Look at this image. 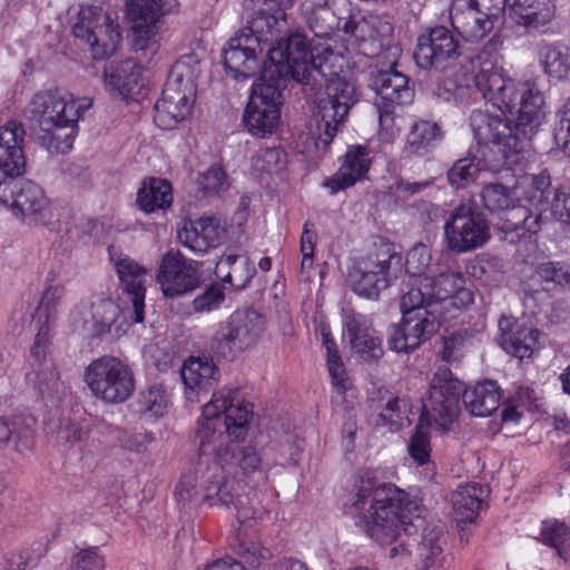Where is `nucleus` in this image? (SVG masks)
<instances>
[{
    "mask_svg": "<svg viewBox=\"0 0 570 570\" xmlns=\"http://www.w3.org/2000/svg\"><path fill=\"white\" fill-rule=\"evenodd\" d=\"M478 39L417 38L413 53L423 70L463 56L466 63L444 82L445 90L462 104L475 101L480 96L501 111V115L472 111L470 126L480 158H460L451 166L446 177L455 189L469 187L482 169L518 163L519 155L546 119L544 98L537 85L503 77L499 67L500 38H490L480 49L471 48Z\"/></svg>",
    "mask_w": 570,
    "mask_h": 570,
    "instance_id": "nucleus-1",
    "label": "nucleus"
},
{
    "mask_svg": "<svg viewBox=\"0 0 570 570\" xmlns=\"http://www.w3.org/2000/svg\"><path fill=\"white\" fill-rule=\"evenodd\" d=\"M355 494L345 513L354 524L379 544H392L400 535V527L406 535L422 529L419 553L425 570H444L445 529L441 521L426 522L420 515L419 504L409 494L393 484L380 483L368 475L360 476Z\"/></svg>",
    "mask_w": 570,
    "mask_h": 570,
    "instance_id": "nucleus-2",
    "label": "nucleus"
},
{
    "mask_svg": "<svg viewBox=\"0 0 570 570\" xmlns=\"http://www.w3.org/2000/svg\"><path fill=\"white\" fill-rule=\"evenodd\" d=\"M252 416L253 404L244 400L242 390L226 387L215 392L212 400L203 406L195 433V444L198 448L196 471L205 479V500L212 504L234 503L239 523L256 519V511L247 495L236 492L235 481L227 479L220 466L218 454H225V446L223 432L217 428L224 425L230 441L245 440Z\"/></svg>",
    "mask_w": 570,
    "mask_h": 570,
    "instance_id": "nucleus-3",
    "label": "nucleus"
},
{
    "mask_svg": "<svg viewBox=\"0 0 570 570\" xmlns=\"http://www.w3.org/2000/svg\"><path fill=\"white\" fill-rule=\"evenodd\" d=\"M276 39L277 45L268 48L266 53L269 66L264 67L259 82L253 85L243 114L246 130L257 138L269 137L276 131L287 82L311 85L315 75L325 77L323 65L333 55L330 49L312 48L309 38Z\"/></svg>",
    "mask_w": 570,
    "mask_h": 570,
    "instance_id": "nucleus-4",
    "label": "nucleus"
},
{
    "mask_svg": "<svg viewBox=\"0 0 570 570\" xmlns=\"http://www.w3.org/2000/svg\"><path fill=\"white\" fill-rule=\"evenodd\" d=\"M22 122L11 120L0 127V202L29 226L57 230L59 219L42 188L28 179L16 180L26 168Z\"/></svg>",
    "mask_w": 570,
    "mask_h": 570,
    "instance_id": "nucleus-5",
    "label": "nucleus"
},
{
    "mask_svg": "<svg viewBox=\"0 0 570 570\" xmlns=\"http://www.w3.org/2000/svg\"><path fill=\"white\" fill-rule=\"evenodd\" d=\"M90 105L87 99L79 102L58 90L36 94L29 104V112L39 124L37 141L40 146L50 154L69 153L78 134V120Z\"/></svg>",
    "mask_w": 570,
    "mask_h": 570,
    "instance_id": "nucleus-6",
    "label": "nucleus"
},
{
    "mask_svg": "<svg viewBox=\"0 0 570 570\" xmlns=\"http://www.w3.org/2000/svg\"><path fill=\"white\" fill-rule=\"evenodd\" d=\"M424 301L420 289H409L401 298L402 318L387 332V346L396 353H412L438 333L441 325L455 315H445Z\"/></svg>",
    "mask_w": 570,
    "mask_h": 570,
    "instance_id": "nucleus-7",
    "label": "nucleus"
},
{
    "mask_svg": "<svg viewBox=\"0 0 570 570\" xmlns=\"http://www.w3.org/2000/svg\"><path fill=\"white\" fill-rule=\"evenodd\" d=\"M266 328V318L254 308H238L219 322L209 341L219 358L234 361L254 347Z\"/></svg>",
    "mask_w": 570,
    "mask_h": 570,
    "instance_id": "nucleus-8",
    "label": "nucleus"
},
{
    "mask_svg": "<svg viewBox=\"0 0 570 570\" xmlns=\"http://www.w3.org/2000/svg\"><path fill=\"white\" fill-rule=\"evenodd\" d=\"M524 200L534 208L533 214L529 209H519L518 214L523 217L524 226L521 229H528L531 236L539 233L548 220V212L562 224L570 226V190L561 186L553 187L547 169L532 175Z\"/></svg>",
    "mask_w": 570,
    "mask_h": 570,
    "instance_id": "nucleus-9",
    "label": "nucleus"
},
{
    "mask_svg": "<svg viewBox=\"0 0 570 570\" xmlns=\"http://www.w3.org/2000/svg\"><path fill=\"white\" fill-rule=\"evenodd\" d=\"M83 381L91 394L106 404L126 402L134 393L136 380L127 361L102 355L85 368Z\"/></svg>",
    "mask_w": 570,
    "mask_h": 570,
    "instance_id": "nucleus-10",
    "label": "nucleus"
},
{
    "mask_svg": "<svg viewBox=\"0 0 570 570\" xmlns=\"http://www.w3.org/2000/svg\"><path fill=\"white\" fill-rule=\"evenodd\" d=\"M464 383L446 366H439L430 382L428 397L423 401L420 422L433 425L441 432L449 431L460 413Z\"/></svg>",
    "mask_w": 570,
    "mask_h": 570,
    "instance_id": "nucleus-11",
    "label": "nucleus"
},
{
    "mask_svg": "<svg viewBox=\"0 0 570 570\" xmlns=\"http://www.w3.org/2000/svg\"><path fill=\"white\" fill-rule=\"evenodd\" d=\"M529 186L521 193L502 183L484 184L480 190V199L485 210L491 214L504 213L505 218L497 224V230L502 240L509 244H518L531 237L524 226L523 217L519 216V209H529L533 214V207L524 200Z\"/></svg>",
    "mask_w": 570,
    "mask_h": 570,
    "instance_id": "nucleus-12",
    "label": "nucleus"
},
{
    "mask_svg": "<svg viewBox=\"0 0 570 570\" xmlns=\"http://www.w3.org/2000/svg\"><path fill=\"white\" fill-rule=\"evenodd\" d=\"M347 6L346 0H305L302 9L306 21L314 36H331L335 30L344 33L365 32L368 27L376 36H391L392 24L379 16H368L362 22L356 23L350 17H337L334 8Z\"/></svg>",
    "mask_w": 570,
    "mask_h": 570,
    "instance_id": "nucleus-13",
    "label": "nucleus"
},
{
    "mask_svg": "<svg viewBox=\"0 0 570 570\" xmlns=\"http://www.w3.org/2000/svg\"><path fill=\"white\" fill-rule=\"evenodd\" d=\"M443 238L446 249L454 255L473 252L489 242V222L472 202L461 203L445 220Z\"/></svg>",
    "mask_w": 570,
    "mask_h": 570,
    "instance_id": "nucleus-14",
    "label": "nucleus"
},
{
    "mask_svg": "<svg viewBox=\"0 0 570 570\" xmlns=\"http://www.w3.org/2000/svg\"><path fill=\"white\" fill-rule=\"evenodd\" d=\"M202 275L200 263L186 258L179 250L170 249L161 258L157 282L164 295L174 298L200 288Z\"/></svg>",
    "mask_w": 570,
    "mask_h": 570,
    "instance_id": "nucleus-15",
    "label": "nucleus"
},
{
    "mask_svg": "<svg viewBox=\"0 0 570 570\" xmlns=\"http://www.w3.org/2000/svg\"><path fill=\"white\" fill-rule=\"evenodd\" d=\"M191 94L189 80H185L183 76L173 71L164 86L161 97L155 104V124L164 130L176 128L190 115Z\"/></svg>",
    "mask_w": 570,
    "mask_h": 570,
    "instance_id": "nucleus-16",
    "label": "nucleus"
},
{
    "mask_svg": "<svg viewBox=\"0 0 570 570\" xmlns=\"http://www.w3.org/2000/svg\"><path fill=\"white\" fill-rule=\"evenodd\" d=\"M73 36H122L131 32L126 14L110 2L81 7L71 23Z\"/></svg>",
    "mask_w": 570,
    "mask_h": 570,
    "instance_id": "nucleus-17",
    "label": "nucleus"
},
{
    "mask_svg": "<svg viewBox=\"0 0 570 570\" xmlns=\"http://www.w3.org/2000/svg\"><path fill=\"white\" fill-rule=\"evenodd\" d=\"M262 38H229L222 57L226 75L235 80L255 77L264 62Z\"/></svg>",
    "mask_w": 570,
    "mask_h": 570,
    "instance_id": "nucleus-18",
    "label": "nucleus"
},
{
    "mask_svg": "<svg viewBox=\"0 0 570 570\" xmlns=\"http://www.w3.org/2000/svg\"><path fill=\"white\" fill-rule=\"evenodd\" d=\"M132 306L122 309L111 298H98L91 303L90 320H86L94 337L109 335L118 338L127 333L129 327L135 324Z\"/></svg>",
    "mask_w": 570,
    "mask_h": 570,
    "instance_id": "nucleus-19",
    "label": "nucleus"
},
{
    "mask_svg": "<svg viewBox=\"0 0 570 570\" xmlns=\"http://www.w3.org/2000/svg\"><path fill=\"white\" fill-rule=\"evenodd\" d=\"M343 326L352 348L365 362H376L383 356L382 340L377 335L370 316L354 309H344Z\"/></svg>",
    "mask_w": 570,
    "mask_h": 570,
    "instance_id": "nucleus-20",
    "label": "nucleus"
},
{
    "mask_svg": "<svg viewBox=\"0 0 570 570\" xmlns=\"http://www.w3.org/2000/svg\"><path fill=\"white\" fill-rule=\"evenodd\" d=\"M110 259L114 262L120 286L127 293L132 306L134 322L145 318V279L147 269L128 256L114 253V246L108 247Z\"/></svg>",
    "mask_w": 570,
    "mask_h": 570,
    "instance_id": "nucleus-21",
    "label": "nucleus"
},
{
    "mask_svg": "<svg viewBox=\"0 0 570 570\" xmlns=\"http://www.w3.org/2000/svg\"><path fill=\"white\" fill-rule=\"evenodd\" d=\"M410 79L404 73L391 68L380 71L373 81L380 100L375 101L381 121L393 114L394 105H409L413 101L414 89L409 85Z\"/></svg>",
    "mask_w": 570,
    "mask_h": 570,
    "instance_id": "nucleus-22",
    "label": "nucleus"
},
{
    "mask_svg": "<svg viewBox=\"0 0 570 570\" xmlns=\"http://www.w3.org/2000/svg\"><path fill=\"white\" fill-rule=\"evenodd\" d=\"M372 159L370 149L363 145H351L340 158L337 171L323 181V186L330 189L331 195L354 186L366 177Z\"/></svg>",
    "mask_w": 570,
    "mask_h": 570,
    "instance_id": "nucleus-23",
    "label": "nucleus"
},
{
    "mask_svg": "<svg viewBox=\"0 0 570 570\" xmlns=\"http://www.w3.org/2000/svg\"><path fill=\"white\" fill-rule=\"evenodd\" d=\"M126 19L134 36H149L158 31L161 16L178 7L177 0H122Z\"/></svg>",
    "mask_w": 570,
    "mask_h": 570,
    "instance_id": "nucleus-24",
    "label": "nucleus"
},
{
    "mask_svg": "<svg viewBox=\"0 0 570 570\" xmlns=\"http://www.w3.org/2000/svg\"><path fill=\"white\" fill-rule=\"evenodd\" d=\"M450 18L453 28L458 33H473L474 36H487L491 32H499L503 18L494 14L489 7L460 8L459 0H452L450 6Z\"/></svg>",
    "mask_w": 570,
    "mask_h": 570,
    "instance_id": "nucleus-25",
    "label": "nucleus"
},
{
    "mask_svg": "<svg viewBox=\"0 0 570 570\" xmlns=\"http://www.w3.org/2000/svg\"><path fill=\"white\" fill-rule=\"evenodd\" d=\"M226 236V230L215 217H200L190 220L178 230V239L183 246L196 254H205L215 248Z\"/></svg>",
    "mask_w": 570,
    "mask_h": 570,
    "instance_id": "nucleus-26",
    "label": "nucleus"
},
{
    "mask_svg": "<svg viewBox=\"0 0 570 570\" xmlns=\"http://www.w3.org/2000/svg\"><path fill=\"white\" fill-rule=\"evenodd\" d=\"M104 85L107 91L121 99H135L144 88L141 69L132 59L111 63L104 70Z\"/></svg>",
    "mask_w": 570,
    "mask_h": 570,
    "instance_id": "nucleus-27",
    "label": "nucleus"
},
{
    "mask_svg": "<svg viewBox=\"0 0 570 570\" xmlns=\"http://www.w3.org/2000/svg\"><path fill=\"white\" fill-rule=\"evenodd\" d=\"M499 328L501 346L518 358L530 357L539 345V330L528 326L524 322L501 317Z\"/></svg>",
    "mask_w": 570,
    "mask_h": 570,
    "instance_id": "nucleus-28",
    "label": "nucleus"
},
{
    "mask_svg": "<svg viewBox=\"0 0 570 570\" xmlns=\"http://www.w3.org/2000/svg\"><path fill=\"white\" fill-rule=\"evenodd\" d=\"M463 278L456 273H441L438 276L423 277L420 283L410 284L409 289H420L424 301L436 305V309L443 311L445 315L451 314V297L458 289Z\"/></svg>",
    "mask_w": 570,
    "mask_h": 570,
    "instance_id": "nucleus-29",
    "label": "nucleus"
},
{
    "mask_svg": "<svg viewBox=\"0 0 570 570\" xmlns=\"http://www.w3.org/2000/svg\"><path fill=\"white\" fill-rule=\"evenodd\" d=\"M350 108L344 104H334L321 98L316 106L317 137L315 141L318 151H326L341 127L344 125Z\"/></svg>",
    "mask_w": 570,
    "mask_h": 570,
    "instance_id": "nucleus-30",
    "label": "nucleus"
},
{
    "mask_svg": "<svg viewBox=\"0 0 570 570\" xmlns=\"http://www.w3.org/2000/svg\"><path fill=\"white\" fill-rule=\"evenodd\" d=\"M511 18L531 31L549 24L556 14L553 0H508Z\"/></svg>",
    "mask_w": 570,
    "mask_h": 570,
    "instance_id": "nucleus-31",
    "label": "nucleus"
},
{
    "mask_svg": "<svg viewBox=\"0 0 570 570\" xmlns=\"http://www.w3.org/2000/svg\"><path fill=\"white\" fill-rule=\"evenodd\" d=\"M502 391L492 380H484L471 386L464 385L463 405L473 416L487 417L500 406Z\"/></svg>",
    "mask_w": 570,
    "mask_h": 570,
    "instance_id": "nucleus-32",
    "label": "nucleus"
},
{
    "mask_svg": "<svg viewBox=\"0 0 570 570\" xmlns=\"http://www.w3.org/2000/svg\"><path fill=\"white\" fill-rule=\"evenodd\" d=\"M347 281L356 295L367 299H377L380 293L392 284L382 272L372 266V263L363 258L354 263L348 271Z\"/></svg>",
    "mask_w": 570,
    "mask_h": 570,
    "instance_id": "nucleus-33",
    "label": "nucleus"
},
{
    "mask_svg": "<svg viewBox=\"0 0 570 570\" xmlns=\"http://www.w3.org/2000/svg\"><path fill=\"white\" fill-rule=\"evenodd\" d=\"M180 376L187 390L208 391L219 379V368L212 356H189L180 368Z\"/></svg>",
    "mask_w": 570,
    "mask_h": 570,
    "instance_id": "nucleus-34",
    "label": "nucleus"
},
{
    "mask_svg": "<svg viewBox=\"0 0 570 570\" xmlns=\"http://www.w3.org/2000/svg\"><path fill=\"white\" fill-rule=\"evenodd\" d=\"M489 495V489L480 483L461 484L452 494L453 510L459 523H472Z\"/></svg>",
    "mask_w": 570,
    "mask_h": 570,
    "instance_id": "nucleus-35",
    "label": "nucleus"
},
{
    "mask_svg": "<svg viewBox=\"0 0 570 570\" xmlns=\"http://www.w3.org/2000/svg\"><path fill=\"white\" fill-rule=\"evenodd\" d=\"M174 200L171 184L163 178L150 177L141 183L137 205L146 214L168 209Z\"/></svg>",
    "mask_w": 570,
    "mask_h": 570,
    "instance_id": "nucleus-36",
    "label": "nucleus"
},
{
    "mask_svg": "<svg viewBox=\"0 0 570 570\" xmlns=\"http://www.w3.org/2000/svg\"><path fill=\"white\" fill-rule=\"evenodd\" d=\"M363 259L372 263L375 269L382 272L391 282L403 271V256L396 245L385 237L379 236L373 242V250Z\"/></svg>",
    "mask_w": 570,
    "mask_h": 570,
    "instance_id": "nucleus-37",
    "label": "nucleus"
},
{
    "mask_svg": "<svg viewBox=\"0 0 570 570\" xmlns=\"http://www.w3.org/2000/svg\"><path fill=\"white\" fill-rule=\"evenodd\" d=\"M237 442L232 440L225 445V454H218V461L224 472L226 465H236L246 475L271 469L269 464L263 462L262 455L255 446H242Z\"/></svg>",
    "mask_w": 570,
    "mask_h": 570,
    "instance_id": "nucleus-38",
    "label": "nucleus"
},
{
    "mask_svg": "<svg viewBox=\"0 0 570 570\" xmlns=\"http://www.w3.org/2000/svg\"><path fill=\"white\" fill-rule=\"evenodd\" d=\"M444 132L435 121L419 119L410 129L406 150L416 156H425L442 142Z\"/></svg>",
    "mask_w": 570,
    "mask_h": 570,
    "instance_id": "nucleus-39",
    "label": "nucleus"
},
{
    "mask_svg": "<svg viewBox=\"0 0 570 570\" xmlns=\"http://www.w3.org/2000/svg\"><path fill=\"white\" fill-rule=\"evenodd\" d=\"M35 417L18 415L11 422L0 417V443L14 439L18 451L30 449L35 436Z\"/></svg>",
    "mask_w": 570,
    "mask_h": 570,
    "instance_id": "nucleus-40",
    "label": "nucleus"
},
{
    "mask_svg": "<svg viewBox=\"0 0 570 570\" xmlns=\"http://www.w3.org/2000/svg\"><path fill=\"white\" fill-rule=\"evenodd\" d=\"M424 422L417 423L407 442V453L416 466L424 469L428 475L435 472V463L431 458V438L430 432L423 426Z\"/></svg>",
    "mask_w": 570,
    "mask_h": 570,
    "instance_id": "nucleus-41",
    "label": "nucleus"
},
{
    "mask_svg": "<svg viewBox=\"0 0 570 570\" xmlns=\"http://www.w3.org/2000/svg\"><path fill=\"white\" fill-rule=\"evenodd\" d=\"M534 278L546 292L570 288V263L549 261L535 267Z\"/></svg>",
    "mask_w": 570,
    "mask_h": 570,
    "instance_id": "nucleus-42",
    "label": "nucleus"
},
{
    "mask_svg": "<svg viewBox=\"0 0 570 570\" xmlns=\"http://www.w3.org/2000/svg\"><path fill=\"white\" fill-rule=\"evenodd\" d=\"M539 61L543 71L552 78L566 79L570 76V48L566 46H542Z\"/></svg>",
    "mask_w": 570,
    "mask_h": 570,
    "instance_id": "nucleus-43",
    "label": "nucleus"
},
{
    "mask_svg": "<svg viewBox=\"0 0 570 570\" xmlns=\"http://www.w3.org/2000/svg\"><path fill=\"white\" fill-rule=\"evenodd\" d=\"M538 540L554 549L564 561L570 559V528L564 522L557 519L542 521Z\"/></svg>",
    "mask_w": 570,
    "mask_h": 570,
    "instance_id": "nucleus-44",
    "label": "nucleus"
},
{
    "mask_svg": "<svg viewBox=\"0 0 570 570\" xmlns=\"http://www.w3.org/2000/svg\"><path fill=\"white\" fill-rule=\"evenodd\" d=\"M204 480L205 479L202 478V473L200 472L197 473L196 465H195L194 472L189 473V474H183L178 484L176 485V489H175L176 500L183 504L196 501L197 497H198V488H199L203 492L202 502L207 503L210 507L223 505L226 508H233L237 511V508L235 507L234 503H230L229 505L224 504L222 502H216V503L212 504L210 502L205 500L206 493L204 490Z\"/></svg>",
    "mask_w": 570,
    "mask_h": 570,
    "instance_id": "nucleus-45",
    "label": "nucleus"
},
{
    "mask_svg": "<svg viewBox=\"0 0 570 570\" xmlns=\"http://www.w3.org/2000/svg\"><path fill=\"white\" fill-rule=\"evenodd\" d=\"M431 259L430 248L422 243L414 245L407 252L403 268H405L406 274L412 278L411 284L420 283L423 277H431V275L428 274Z\"/></svg>",
    "mask_w": 570,
    "mask_h": 570,
    "instance_id": "nucleus-46",
    "label": "nucleus"
},
{
    "mask_svg": "<svg viewBox=\"0 0 570 570\" xmlns=\"http://www.w3.org/2000/svg\"><path fill=\"white\" fill-rule=\"evenodd\" d=\"M323 346L326 348V363L333 389L338 394H344L347 390V380L337 345L334 338L331 337L323 341Z\"/></svg>",
    "mask_w": 570,
    "mask_h": 570,
    "instance_id": "nucleus-47",
    "label": "nucleus"
},
{
    "mask_svg": "<svg viewBox=\"0 0 570 570\" xmlns=\"http://www.w3.org/2000/svg\"><path fill=\"white\" fill-rule=\"evenodd\" d=\"M138 411L154 417L163 416L167 407V395L161 385L154 384L141 391L138 397Z\"/></svg>",
    "mask_w": 570,
    "mask_h": 570,
    "instance_id": "nucleus-48",
    "label": "nucleus"
},
{
    "mask_svg": "<svg viewBox=\"0 0 570 570\" xmlns=\"http://www.w3.org/2000/svg\"><path fill=\"white\" fill-rule=\"evenodd\" d=\"M225 299L226 294L224 286L213 282L205 285L203 292L193 299L191 307L194 312L198 314L210 313L219 309Z\"/></svg>",
    "mask_w": 570,
    "mask_h": 570,
    "instance_id": "nucleus-49",
    "label": "nucleus"
},
{
    "mask_svg": "<svg viewBox=\"0 0 570 570\" xmlns=\"http://www.w3.org/2000/svg\"><path fill=\"white\" fill-rule=\"evenodd\" d=\"M285 154L279 147L259 148L252 156V169L259 174H273L282 169Z\"/></svg>",
    "mask_w": 570,
    "mask_h": 570,
    "instance_id": "nucleus-50",
    "label": "nucleus"
},
{
    "mask_svg": "<svg viewBox=\"0 0 570 570\" xmlns=\"http://www.w3.org/2000/svg\"><path fill=\"white\" fill-rule=\"evenodd\" d=\"M232 271L225 275L227 284L235 289H244L256 274L254 263L245 256L233 255Z\"/></svg>",
    "mask_w": 570,
    "mask_h": 570,
    "instance_id": "nucleus-51",
    "label": "nucleus"
},
{
    "mask_svg": "<svg viewBox=\"0 0 570 570\" xmlns=\"http://www.w3.org/2000/svg\"><path fill=\"white\" fill-rule=\"evenodd\" d=\"M324 98L334 104H344L350 109L357 102L355 87L337 75L326 83Z\"/></svg>",
    "mask_w": 570,
    "mask_h": 570,
    "instance_id": "nucleus-52",
    "label": "nucleus"
},
{
    "mask_svg": "<svg viewBox=\"0 0 570 570\" xmlns=\"http://www.w3.org/2000/svg\"><path fill=\"white\" fill-rule=\"evenodd\" d=\"M553 140L558 149L570 157V96L558 109Z\"/></svg>",
    "mask_w": 570,
    "mask_h": 570,
    "instance_id": "nucleus-53",
    "label": "nucleus"
},
{
    "mask_svg": "<svg viewBox=\"0 0 570 570\" xmlns=\"http://www.w3.org/2000/svg\"><path fill=\"white\" fill-rule=\"evenodd\" d=\"M27 379L41 395H45L57 389L59 373L53 363H47L32 367V372L27 375Z\"/></svg>",
    "mask_w": 570,
    "mask_h": 570,
    "instance_id": "nucleus-54",
    "label": "nucleus"
},
{
    "mask_svg": "<svg viewBox=\"0 0 570 570\" xmlns=\"http://www.w3.org/2000/svg\"><path fill=\"white\" fill-rule=\"evenodd\" d=\"M129 49L132 52V59L140 68L153 61L160 49L157 38H128Z\"/></svg>",
    "mask_w": 570,
    "mask_h": 570,
    "instance_id": "nucleus-55",
    "label": "nucleus"
},
{
    "mask_svg": "<svg viewBox=\"0 0 570 570\" xmlns=\"http://www.w3.org/2000/svg\"><path fill=\"white\" fill-rule=\"evenodd\" d=\"M105 556L96 546L80 549L70 562V570H105Z\"/></svg>",
    "mask_w": 570,
    "mask_h": 570,
    "instance_id": "nucleus-56",
    "label": "nucleus"
},
{
    "mask_svg": "<svg viewBox=\"0 0 570 570\" xmlns=\"http://www.w3.org/2000/svg\"><path fill=\"white\" fill-rule=\"evenodd\" d=\"M199 185L207 196L219 194L227 188V175L219 165H213L203 174Z\"/></svg>",
    "mask_w": 570,
    "mask_h": 570,
    "instance_id": "nucleus-57",
    "label": "nucleus"
},
{
    "mask_svg": "<svg viewBox=\"0 0 570 570\" xmlns=\"http://www.w3.org/2000/svg\"><path fill=\"white\" fill-rule=\"evenodd\" d=\"M465 337L461 333H452L442 337V347L439 352L442 361L453 363L463 356Z\"/></svg>",
    "mask_w": 570,
    "mask_h": 570,
    "instance_id": "nucleus-58",
    "label": "nucleus"
},
{
    "mask_svg": "<svg viewBox=\"0 0 570 570\" xmlns=\"http://www.w3.org/2000/svg\"><path fill=\"white\" fill-rule=\"evenodd\" d=\"M92 58L105 60L114 56L119 48L120 38H86Z\"/></svg>",
    "mask_w": 570,
    "mask_h": 570,
    "instance_id": "nucleus-59",
    "label": "nucleus"
},
{
    "mask_svg": "<svg viewBox=\"0 0 570 570\" xmlns=\"http://www.w3.org/2000/svg\"><path fill=\"white\" fill-rule=\"evenodd\" d=\"M237 554L252 568H257L261 560L266 558L267 550L258 542L239 540L235 548Z\"/></svg>",
    "mask_w": 570,
    "mask_h": 570,
    "instance_id": "nucleus-60",
    "label": "nucleus"
},
{
    "mask_svg": "<svg viewBox=\"0 0 570 570\" xmlns=\"http://www.w3.org/2000/svg\"><path fill=\"white\" fill-rule=\"evenodd\" d=\"M407 402L399 396H391L383 407V412L377 415V425H387L394 422V417L401 419Z\"/></svg>",
    "mask_w": 570,
    "mask_h": 570,
    "instance_id": "nucleus-61",
    "label": "nucleus"
},
{
    "mask_svg": "<svg viewBox=\"0 0 570 570\" xmlns=\"http://www.w3.org/2000/svg\"><path fill=\"white\" fill-rule=\"evenodd\" d=\"M83 430L79 422L72 420H61L57 431L58 442L73 445L82 441Z\"/></svg>",
    "mask_w": 570,
    "mask_h": 570,
    "instance_id": "nucleus-62",
    "label": "nucleus"
},
{
    "mask_svg": "<svg viewBox=\"0 0 570 570\" xmlns=\"http://www.w3.org/2000/svg\"><path fill=\"white\" fill-rule=\"evenodd\" d=\"M65 288L60 284L48 285L41 296L39 309L43 311L47 317L56 309L57 303L63 296Z\"/></svg>",
    "mask_w": 570,
    "mask_h": 570,
    "instance_id": "nucleus-63",
    "label": "nucleus"
},
{
    "mask_svg": "<svg viewBox=\"0 0 570 570\" xmlns=\"http://www.w3.org/2000/svg\"><path fill=\"white\" fill-rule=\"evenodd\" d=\"M47 335L46 333L39 332L36 335L35 342L30 348V363L31 366H40L42 364L52 363L50 360H47Z\"/></svg>",
    "mask_w": 570,
    "mask_h": 570,
    "instance_id": "nucleus-64",
    "label": "nucleus"
}]
</instances>
